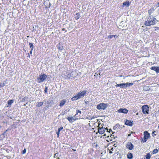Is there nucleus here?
<instances>
[{
  "label": "nucleus",
  "mask_w": 159,
  "mask_h": 159,
  "mask_svg": "<svg viewBox=\"0 0 159 159\" xmlns=\"http://www.w3.org/2000/svg\"><path fill=\"white\" fill-rule=\"evenodd\" d=\"M125 6L127 7H128L129 6V1H127L125 2H124L123 4V6L124 7Z\"/></svg>",
  "instance_id": "f3484780"
},
{
  "label": "nucleus",
  "mask_w": 159,
  "mask_h": 159,
  "mask_svg": "<svg viewBox=\"0 0 159 159\" xmlns=\"http://www.w3.org/2000/svg\"><path fill=\"white\" fill-rule=\"evenodd\" d=\"M26 152V150L25 149H24V150L22 151L21 152L22 154H24Z\"/></svg>",
  "instance_id": "72a5a7b5"
},
{
  "label": "nucleus",
  "mask_w": 159,
  "mask_h": 159,
  "mask_svg": "<svg viewBox=\"0 0 159 159\" xmlns=\"http://www.w3.org/2000/svg\"><path fill=\"white\" fill-rule=\"evenodd\" d=\"M47 76L45 74L39 75L38 78L37 80H38V83H41L43 82L47 78Z\"/></svg>",
  "instance_id": "0eeeda50"
},
{
  "label": "nucleus",
  "mask_w": 159,
  "mask_h": 159,
  "mask_svg": "<svg viewBox=\"0 0 159 159\" xmlns=\"http://www.w3.org/2000/svg\"><path fill=\"white\" fill-rule=\"evenodd\" d=\"M62 31H65L66 32H67V30H66L65 28H63L62 29Z\"/></svg>",
  "instance_id": "4c0bfd02"
},
{
  "label": "nucleus",
  "mask_w": 159,
  "mask_h": 159,
  "mask_svg": "<svg viewBox=\"0 0 159 159\" xmlns=\"http://www.w3.org/2000/svg\"><path fill=\"white\" fill-rule=\"evenodd\" d=\"M14 102L13 100L11 99L9 100L7 102V104L9 106H10L12 103Z\"/></svg>",
  "instance_id": "6ab92c4d"
},
{
  "label": "nucleus",
  "mask_w": 159,
  "mask_h": 159,
  "mask_svg": "<svg viewBox=\"0 0 159 159\" xmlns=\"http://www.w3.org/2000/svg\"><path fill=\"white\" fill-rule=\"evenodd\" d=\"M43 104V102H39L38 103V104L36 105V107H39L42 106Z\"/></svg>",
  "instance_id": "412c9836"
},
{
  "label": "nucleus",
  "mask_w": 159,
  "mask_h": 159,
  "mask_svg": "<svg viewBox=\"0 0 159 159\" xmlns=\"http://www.w3.org/2000/svg\"><path fill=\"white\" fill-rule=\"evenodd\" d=\"M80 14L79 13H76L75 14V20H78L80 17Z\"/></svg>",
  "instance_id": "a211bd4d"
},
{
  "label": "nucleus",
  "mask_w": 159,
  "mask_h": 159,
  "mask_svg": "<svg viewBox=\"0 0 159 159\" xmlns=\"http://www.w3.org/2000/svg\"><path fill=\"white\" fill-rule=\"evenodd\" d=\"M67 76L68 78H70V77H73V76L71 75V73H68V74H67Z\"/></svg>",
  "instance_id": "c85d7f7f"
},
{
  "label": "nucleus",
  "mask_w": 159,
  "mask_h": 159,
  "mask_svg": "<svg viewBox=\"0 0 159 159\" xmlns=\"http://www.w3.org/2000/svg\"><path fill=\"white\" fill-rule=\"evenodd\" d=\"M158 128L159 129V125H158Z\"/></svg>",
  "instance_id": "49530a36"
},
{
  "label": "nucleus",
  "mask_w": 159,
  "mask_h": 159,
  "mask_svg": "<svg viewBox=\"0 0 159 159\" xmlns=\"http://www.w3.org/2000/svg\"><path fill=\"white\" fill-rule=\"evenodd\" d=\"M157 4H158L159 5L158 6V7H159V2Z\"/></svg>",
  "instance_id": "c03bdc74"
},
{
  "label": "nucleus",
  "mask_w": 159,
  "mask_h": 159,
  "mask_svg": "<svg viewBox=\"0 0 159 159\" xmlns=\"http://www.w3.org/2000/svg\"><path fill=\"white\" fill-rule=\"evenodd\" d=\"M128 112V110L126 108H120L117 111V112L119 113L127 114Z\"/></svg>",
  "instance_id": "9b49d317"
},
{
  "label": "nucleus",
  "mask_w": 159,
  "mask_h": 159,
  "mask_svg": "<svg viewBox=\"0 0 159 159\" xmlns=\"http://www.w3.org/2000/svg\"><path fill=\"white\" fill-rule=\"evenodd\" d=\"M57 159H60L59 157H58Z\"/></svg>",
  "instance_id": "a18cd8bd"
},
{
  "label": "nucleus",
  "mask_w": 159,
  "mask_h": 159,
  "mask_svg": "<svg viewBox=\"0 0 159 159\" xmlns=\"http://www.w3.org/2000/svg\"><path fill=\"white\" fill-rule=\"evenodd\" d=\"M66 119L68 120L70 123H72L74 122L75 121H76V120H78V118L76 116L75 117L74 116V117H73L72 116H70L67 117L66 118Z\"/></svg>",
  "instance_id": "1a4fd4ad"
},
{
  "label": "nucleus",
  "mask_w": 159,
  "mask_h": 159,
  "mask_svg": "<svg viewBox=\"0 0 159 159\" xmlns=\"http://www.w3.org/2000/svg\"><path fill=\"white\" fill-rule=\"evenodd\" d=\"M150 69L153 70L155 71L157 73H159V66L155 67L154 66H152Z\"/></svg>",
  "instance_id": "4468645a"
},
{
  "label": "nucleus",
  "mask_w": 159,
  "mask_h": 159,
  "mask_svg": "<svg viewBox=\"0 0 159 159\" xmlns=\"http://www.w3.org/2000/svg\"><path fill=\"white\" fill-rule=\"evenodd\" d=\"M113 37V35H108L107 37L108 39H112Z\"/></svg>",
  "instance_id": "f704fd0d"
},
{
  "label": "nucleus",
  "mask_w": 159,
  "mask_h": 159,
  "mask_svg": "<svg viewBox=\"0 0 159 159\" xmlns=\"http://www.w3.org/2000/svg\"><path fill=\"white\" fill-rule=\"evenodd\" d=\"M63 129V127L61 126V127H60L58 129V130L57 131V132H60V131H61V130L62 129Z\"/></svg>",
  "instance_id": "473e14b6"
},
{
  "label": "nucleus",
  "mask_w": 159,
  "mask_h": 159,
  "mask_svg": "<svg viewBox=\"0 0 159 159\" xmlns=\"http://www.w3.org/2000/svg\"><path fill=\"white\" fill-rule=\"evenodd\" d=\"M110 148V149L109 151V153L111 154L112 153V151H113L114 149L112 147L111 148Z\"/></svg>",
  "instance_id": "bb28decb"
},
{
  "label": "nucleus",
  "mask_w": 159,
  "mask_h": 159,
  "mask_svg": "<svg viewBox=\"0 0 159 159\" xmlns=\"http://www.w3.org/2000/svg\"><path fill=\"white\" fill-rule=\"evenodd\" d=\"M58 44L59 45L58 47V49L61 51L64 48L63 46L61 44H60V43Z\"/></svg>",
  "instance_id": "4be33fe9"
},
{
  "label": "nucleus",
  "mask_w": 159,
  "mask_h": 159,
  "mask_svg": "<svg viewBox=\"0 0 159 159\" xmlns=\"http://www.w3.org/2000/svg\"><path fill=\"white\" fill-rule=\"evenodd\" d=\"M29 44L30 45V48H31V50L32 51L33 49L34 48V46L33 45V43H29Z\"/></svg>",
  "instance_id": "b1692460"
},
{
  "label": "nucleus",
  "mask_w": 159,
  "mask_h": 159,
  "mask_svg": "<svg viewBox=\"0 0 159 159\" xmlns=\"http://www.w3.org/2000/svg\"><path fill=\"white\" fill-rule=\"evenodd\" d=\"M120 127V125L119 124H116L114 127V129H116V128H119Z\"/></svg>",
  "instance_id": "393cba45"
},
{
  "label": "nucleus",
  "mask_w": 159,
  "mask_h": 159,
  "mask_svg": "<svg viewBox=\"0 0 159 159\" xmlns=\"http://www.w3.org/2000/svg\"><path fill=\"white\" fill-rule=\"evenodd\" d=\"M154 11V9L153 7L151 8L149 10H148V14L149 16H151V15Z\"/></svg>",
  "instance_id": "aec40b11"
},
{
  "label": "nucleus",
  "mask_w": 159,
  "mask_h": 159,
  "mask_svg": "<svg viewBox=\"0 0 159 159\" xmlns=\"http://www.w3.org/2000/svg\"><path fill=\"white\" fill-rule=\"evenodd\" d=\"M134 84L133 83H126L120 84H117L115 86L116 87H120L121 88H125L128 87L132 86Z\"/></svg>",
  "instance_id": "39448f33"
},
{
  "label": "nucleus",
  "mask_w": 159,
  "mask_h": 159,
  "mask_svg": "<svg viewBox=\"0 0 159 159\" xmlns=\"http://www.w3.org/2000/svg\"><path fill=\"white\" fill-rule=\"evenodd\" d=\"M127 156L129 159H132L133 158V155L131 152H129L127 154Z\"/></svg>",
  "instance_id": "dca6fc26"
},
{
  "label": "nucleus",
  "mask_w": 159,
  "mask_h": 159,
  "mask_svg": "<svg viewBox=\"0 0 159 159\" xmlns=\"http://www.w3.org/2000/svg\"><path fill=\"white\" fill-rule=\"evenodd\" d=\"M93 146L95 148H97L98 146V145L96 143H94L93 144Z\"/></svg>",
  "instance_id": "c756f323"
},
{
  "label": "nucleus",
  "mask_w": 159,
  "mask_h": 159,
  "mask_svg": "<svg viewBox=\"0 0 159 159\" xmlns=\"http://www.w3.org/2000/svg\"><path fill=\"white\" fill-rule=\"evenodd\" d=\"M151 157V155L149 153L147 154L145 156V158L146 159H150Z\"/></svg>",
  "instance_id": "5701e85b"
},
{
  "label": "nucleus",
  "mask_w": 159,
  "mask_h": 159,
  "mask_svg": "<svg viewBox=\"0 0 159 159\" xmlns=\"http://www.w3.org/2000/svg\"><path fill=\"white\" fill-rule=\"evenodd\" d=\"M142 110L144 114H148L149 113V107L148 105H145L142 107Z\"/></svg>",
  "instance_id": "6e6552de"
},
{
  "label": "nucleus",
  "mask_w": 159,
  "mask_h": 159,
  "mask_svg": "<svg viewBox=\"0 0 159 159\" xmlns=\"http://www.w3.org/2000/svg\"><path fill=\"white\" fill-rule=\"evenodd\" d=\"M108 105L107 104L101 103L97 105V108L99 110H104L106 109Z\"/></svg>",
  "instance_id": "423d86ee"
},
{
  "label": "nucleus",
  "mask_w": 159,
  "mask_h": 159,
  "mask_svg": "<svg viewBox=\"0 0 159 159\" xmlns=\"http://www.w3.org/2000/svg\"><path fill=\"white\" fill-rule=\"evenodd\" d=\"M131 135V134H128V137H129V136H130Z\"/></svg>",
  "instance_id": "79ce46f5"
},
{
  "label": "nucleus",
  "mask_w": 159,
  "mask_h": 159,
  "mask_svg": "<svg viewBox=\"0 0 159 159\" xmlns=\"http://www.w3.org/2000/svg\"><path fill=\"white\" fill-rule=\"evenodd\" d=\"M81 114V111L80 110H77L76 111V113L75 115V117L76 116L79 119L81 117L80 116Z\"/></svg>",
  "instance_id": "ddd939ff"
},
{
  "label": "nucleus",
  "mask_w": 159,
  "mask_h": 159,
  "mask_svg": "<svg viewBox=\"0 0 159 159\" xmlns=\"http://www.w3.org/2000/svg\"><path fill=\"white\" fill-rule=\"evenodd\" d=\"M57 154V153H56L54 154V157H56V154Z\"/></svg>",
  "instance_id": "a19ab883"
},
{
  "label": "nucleus",
  "mask_w": 159,
  "mask_h": 159,
  "mask_svg": "<svg viewBox=\"0 0 159 159\" xmlns=\"http://www.w3.org/2000/svg\"><path fill=\"white\" fill-rule=\"evenodd\" d=\"M66 100L65 99H64L61 100L59 104V105L60 107H61L63 106L66 103Z\"/></svg>",
  "instance_id": "2eb2a0df"
},
{
  "label": "nucleus",
  "mask_w": 159,
  "mask_h": 159,
  "mask_svg": "<svg viewBox=\"0 0 159 159\" xmlns=\"http://www.w3.org/2000/svg\"><path fill=\"white\" fill-rule=\"evenodd\" d=\"M98 132L101 134H103L105 132V130H107V132H110V131H111V129H110L109 131H108V129L107 128H105L103 127L102 125L101 124H99L98 126Z\"/></svg>",
  "instance_id": "7ed1b4c3"
},
{
  "label": "nucleus",
  "mask_w": 159,
  "mask_h": 159,
  "mask_svg": "<svg viewBox=\"0 0 159 159\" xmlns=\"http://www.w3.org/2000/svg\"><path fill=\"white\" fill-rule=\"evenodd\" d=\"M113 35V36L114 37H118V36H117L116 35Z\"/></svg>",
  "instance_id": "ea45409f"
},
{
  "label": "nucleus",
  "mask_w": 159,
  "mask_h": 159,
  "mask_svg": "<svg viewBox=\"0 0 159 159\" xmlns=\"http://www.w3.org/2000/svg\"><path fill=\"white\" fill-rule=\"evenodd\" d=\"M156 18L153 16H149V18L145 23V25L146 26H150L151 25H154L156 24L157 21Z\"/></svg>",
  "instance_id": "f257e3e1"
},
{
  "label": "nucleus",
  "mask_w": 159,
  "mask_h": 159,
  "mask_svg": "<svg viewBox=\"0 0 159 159\" xmlns=\"http://www.w3.org/2000/svg\"><path fill=\"white\" fill-rule=\"evenodd\" d=\"M32 51L30 50V52L28 53V56H27V57H29V58H30V55L32 54Z\"/></svg>",
  "instance_id": "cd10ccee"
},
{
  "label": "nucleus",
  "mask_w": 159,
  "mask_h": 159,
  "mask_svg": "<svg viewBox=\"0 0 159 159\" xmlns=\"http://www.w3.org/2000/svg\"><path fill=\"white\" fill-rule=\"evenodd\" d=\"M56 134L57 135V137L58 138H59V134H60V132H57V131L56 132Z\"/></svg>",
  "instance_id": "c9c22d12"
},
{
  "label": "nucleus",
  "mask_w": 159,
  "mask_h": 159,
  "mask_svg": "<svg viewBox=\"0 0 159 159\" xmlns=\"http://www.w3.org/2000/svg\"><path fill=\"white\" fill-rule=\"evenodd\" d=\"M133 121L132 120H130L126 119L125 122V124L127 125L131 126L133 125Z\"/></svg>",
  "instance_id": "f8f14e48"
},
{
  "label": "nucleus",
  "mask_w": 159,
  "mask_h": 159,
  "mask_svg": "<svg viewBox=\"0 0 159 159\" xmlns=\"http://www.w3.org/2000/svg\"><path fill=\"white\" fill-rule=\"evenodd\" d=\"M154 27L156 28V29L154 30L155 31L157 30H159V27Z\"/></svg>",
  "instance_id": "e433bc0d"
},
{
  "label": "nucleus",
  "mask_w": 159,
  "mask_h": 159,
  "mask_svg": "<svg viewBox=\"0 0 159 159\" xmlns=\"http://www.w3.org/2000/svg\"><path fill=\"white\" fill-rule=\"evenodd\" d=\"M1 84H2V83H1L0 84V88L1 87H3V86H5V84L4 83H3L2 85H1Z\"/></svg>",
  "instance_id": "58836bf2"
},
{
  "label": "nucleus",
  "mask_w": 159,
  "mask_h": 159,
  "mask_svg": "<svg viewBox=\"0 0 159 159\" xmlns=\"http://www.w3.org/2000/svg\"><path fill=\"white\" fill-rule=\"evenodd\" d=\"M156 131L155 130L154 131H153L152 133V136L153 137L155 136H156L157 134H155V133L156 132Z\"/></svg>",
  "instance_id": "2f4dec72"
},
{
  "label": "nucleus",
  "mask_w": 159,
  "mask_h": 159,
  "mask_svg": "<svg viewBox=\"0 0 159 159\" xmlns=\"http://www.w3.org/2000/svg\"><path fill=\"white\" fill-rule=\"evenodd\" d=\"M144 137L142 138L141 139V142L142 143H145L147 139L150 137V134L147 131H145L143 133Z\"/></svg>",
  "instance_id": "20e7f679"
},
{
  "label": "nucleus",
  "mask_w": 159,
  "mask_h": 159,
  "mask_svg": "<svg viewBox=\"0 0 159 159\" xmlns=\"http://www.w3.org/2000/svg\"><path fill=\"white\" fill-rule=\"evenodd\" d=\"M87 92L86 90H84L83 91H80L79 92L77 95L74 96L71 98V100L75 101L78 100L81 97H84Z\"/></svg>",
  "instance_id": "f03ea898"
},
{
  "label": "nucleus",
  "mask_w": 159,
  "mask_h": 159,
  "mask_svg": "<svg viewBox=\"0 0 159 159\" xmlns=\"http://www.w3.org/2000/svg\"><path fill=\"white\" fill-rule=\"evenodd\" d=\"M2 84H3V83L2 84V83L1 85H2Z\"/></svg>",
  "instance_id": "de8ad7c7"
},
{
  "label": "nucleus",
  "mask_w": 159,
  "mask_h": 159,
  "mask_svg": "<svg viewBox=\"0 0 159 159\" xmlns=\"http://www.w3.org/2000/svg\"><path fill=\"white\" fill-rule=\"evenodd\" d=\"M48 88L47 87H45V89L44 90V93H47L48 92Z\"/></svg>",
  "instance_id": "7c9ffc66"
},
{
  "label": "nucleus",
  "mask_w": 159,
  "mask_h": 159,
  "mask_svg": "<svg viewBox=\"0 0 159 159\" xmlns=\"http://www.w3.org/2000/svg\"><path fill=\"white\" fill-rule=\"evenodd\" d=\"M73 150L74 151H76V150L75 149H73Z\"/></svg>",
  "instance_id": "37998d69"
},
{
  "label": "nucleus",
  "mask_w": 159,
  "mask_h": 159,
  "mask_svg": "<svg viewBox=\"0 0 159 159\" xmlns=\"http://www.w3.org/2000/svg\"><path fill=\"white\" fill-rule=\"evenodd\" d=\"M126 147L129 150H132L134 149V146L130 142H128L126 145Z\"/></svg>",
  "instance_id": "9d476101"
},
{
  "label": "nucleus",
  "mask_w": 159,
  "mask_h": 159,
  "mask_svg": "<svg viewBox=\"0 0 159 159\" xmlns=\"http://www.w3.org/2000/svg\"><path fill=\"white\" fill-rule=\"evenodd\" d=\"M158 152V150L156 148L153 150L152 151V153L153 154H155L157 153Z\"/></svg>",
  "instance_id": "a878e982"
}]
</instances>
